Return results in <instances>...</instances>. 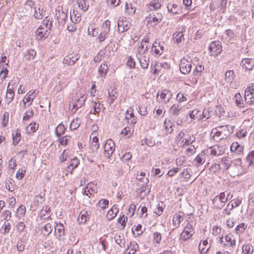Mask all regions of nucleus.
<instances>
[{"label": "nucleus", "instance_id": "2", "mask_svg": "<svg viewBox=\"0 0 254 254\" xmlns=\"http://www.w3.org/2000/svg\"><path fill=\"white\" fill-rule=\"evenodd\" d=\"M52 26V21L50 18L46 17L43 21L42 24L36 31V37L38 40L48 37L50 33Z\"/></svg>", "mask_w": 254, "mask_h": 254}, {"label": "nucleus", "instance_id": "50", "mask_svg": "<svg viewBox=\"0 0 254 254\" xmlns=\"http://www.w3.org/2000/svg\"><path fill=\"white\" fill-rule=\"evenodd\" d=\"M65 127L62 124H59L56 127L55 130V133L58 137H60L63 134L64 132Z\"/></svg>", "mask_w": 254, "mask_h": 254}, {"label": "nucleus", "instance_id": "19", "mask_svg": "<svg viewBox=\"0 0 254 254\" xmlns=\"http://www.w3.org/2000/svg\"><path fill=\"white\" fill-rule=\"evenodd\" d=\"M49 222H47L42 229V232L45 236H48L52 232L54 229V225L56 224V222L52 220H48Z\"/></svg>", "mask_w": 254, "mask_h": 254}, {"label": "nucleus", "instance_id": "35", "mask_svg": "<svg viewBox=\"0 0 254 254\" xmlns=\"http://www.w3.org/2000/svg\"><path fill=\"white\" fill-rule=\"evenodd\" d=\"M166 134L171 133L173 130V124L170 120H165L163 125Z\"/></svg>", "mask_w": 254, "mask_h": 254}, {"label": "nucleus", "instance_id": "14", "mask_svg": "<svg viewBox=\"0 0 254 254\" xmlns=\"http://www.w3.org/2000/svg\"><path fill=\"white\" fill-rule=\"evenodd\" d=\"M54 235L57 239L61 240L64 235V227L62 223H56L54 225Z\"/></svg>", "mask_w": 254, "mask_h": 254}, {"label": "nucleus", "instance_id": "55", "mask_svg": "<svg viewBox=\"0 0 254 254\" xmlns=\"http://www.w3.org/2000/svg\"><path fill=\"white\" fill-rule=\"evenodd\" d=\"M151 68L153 70L154 74L157 73L160 70L159 63L155 61H153L151 63Z\"/></svg>", "mask_w": 254, "mask_h": 254}, {"label": "nucleus", "instance_id": "17", "mask_svg": "<svg viewBox=\"0 0 254 254\" xmlns=\"http://www.w3.org/2000/svg\"><path fill=\"white\" fill-rule=\"evenodd\" d=\"M170 113L173 116H178L180 115H185V108L179 104H174L170 109Z\"/></svg>", "mask_w": 254, "mask_h": 254}, {"label": "nucleus", "instance_id": "63", "mask_svg": "<svg viewBox=\"0 0 254 254\" xmlns=\"http://www.w3.org/2000/svg\"><path fill=\"white\" fill-rule=\"evenodd\" d=\"M26 212V208L25 206L22 205H21L17 210V215L20 217L22 216H24Z\"/></svg>", "mask_w": 254, "mask_h": 254}, {"label": "nucleus", "instance_id": "40", "mask_svg": "<svg viewBox=\"0 0 254 254\" xmlns=\"http://www.w3.org/2000/svg\"><path fill=\"white\" fill-rule=\"evenodd\" d=\"M242 250L244 254H253L254 252V247L250 244L244 245L242 247Z\"/></svg>", "mask_w": 254, "mask_h": 254}, {"label": "nucleus", "instance_id": "15", "mask_svg": "<svg viewBox=\"0 0 254 254\" xmlns=\"http://www.w3.org/2000/svg\"><path fill=\"white\" fill-rule=\"evenodd\" d=\"M97 135V132L96 131H93L90 136V139L91 140L90 143V149L93 152L97 151L99 148V139Z\"/></svg>", "mask_w": 254, "mask_h": 254}, {"label": "nucleus", "instance_id": "57", "mask_svg": "<svg viewBox=\"0 0 254 254\" xmlns=\"http://www.w3.org/2000/svg\"><path fill=\"white\" fill-rule=\"evenodd\" d=\"M133 132V129L130 127H126L122 131V134L127 137L130 136Z\"/></svg>", "mask_w": 254, "mask_h": 254}, {"label": "nucleus", "instance_id": "47", "mask_svg": "<svg viewBox=\"0 0 254 254\" xmlns=\"http://www.w3.org/2000/svg\"><path fill=\"white\" fill-rule=\"evenodd\" d=\"M44 13L43 9H40V7H34V15L36 18L42 19L44 16Z\"/></svg>", "mask_w": 254, "mask_h": 254}, {"label": "nucleus", "instance_id": "5", "mask_svg": "<svg viewBox=\"0 0 254 254\" xmlns=\"http://www.w3.org/2000/svg\"><path fill=\"white\" fill-rule=\"evenodd\" d=\"M243 168L242 166V160L238 158L233 161L232 165L230 167L229 173L233 177L238 176L242 174Z\"/></svg>", "mask_w": 254, "mask_h": 254}, {"label": "nucleus", "instance_id": "43", "mask_svg": "<svg viewBox=\"0 0 254 254\" xmlns=\"http://www.w3.org/2000/svg\"><path fill=\"white\" fill-rule=\"evenodd\" d=\"M36 55V52L34 49L27 50L24 55V58L27 60H30L35 57Z\"/></svg>", "mask_w": 254, "mask_h": 254}, {"label": "nucleus", "instance_id": "7", "mask_svg": "<svg viewBox=\"0 0 254 254\" xmlns=\"http://www.w3.org/2000/svg\"><path fill=\"white\" fill-rule=\"evenodd\" d=\"M162 15L160 13L150 14L147 18V25L152 27H155L162 19Z\"/></svg>", "mask_w": 254, "mask_h": 254}, {"label": "nucleus", "instance_id": "16", "mask_svg": "<svg viewBox=\"0 0 254 254\" xmlns=\"http://www.w3.org/2000/svg\"><path fill=\"white\" fill-rule=\"evenodd\" d=\"M225 147L223 145H216L210 147L208 150L209 153L212 156H219L225 152Z\"/></svg>", "mask_w": 254, "mask_h": 254}, {"label": "nucleus", "instance_id": "1", "mask_svg": "<svg viewBox=\"0 0 254 254\" xmlns=\"http://www.w3.org/2000/svg\"><path fill=\"white\" fill-rule=\"evenodd\" d=\"M234 130V127L231 126L218 127L211 131L212 138L215 140H222L226 138Z\"/></svg>", "mask_w": 254, "mask_h": 254}, {"label": "nucleus", "instance_id": "9", "mask_svg": "<svg viewBox=\"0 0 254 254\" xmlns=\"http://www.w3.org/2000/svg\"><path fill=\"white\" fill-rule=\"evenodd\" d=\"M130 23L126 17H121L118 21V31L123 33L127 31L130 27Z\"/></svg>", "mask_w": 254, "mask_h": 254}, {"label": "nucleus", "instance_id": "12", "mask_svg": "<svg viewBox=\"0 0 254 254\" xmlns=\"http://www.w3.org/2000/svg\"><path fill=\"white\" fill-rule=\"evenodd\" d=\"M209 50L211 56H217L222 51L220 43L216 41L212 42L209 46Z\"/></svg>", "mask_w": 254, "mask_h": 254}, {"label": "nucleus", "instance_id": "18", "mask_svg": "<svg viewBox=\"0 0 254 254\" xmlns=\"http://www.w3.org/2000/svg\"><path fill=\"white\" fill-rule=\"evenodd\" d=\"M159 95H160L161 102L165 104L168 103L172 97V93L167 89L163 90L158 92L157 98H158Z\"/></svg>", "mask_w": 254, "mask_h": 254}, {"label": "nucleus", "instance_id": "28", "mask_svg": "<svg viewBox=\"0 0 254 254\" xmlns=\"http://www.w3.org/2000/svg\"><path fill=\"white\" fill-rule=\"evenodd\" d=\"M119 212V209L116 205H114L113 207L108 211L107 214V218L108 220L113 219Z\"/></svg>", "mask_w": 254, "mask_h": 254}, {"label": "nucleus", "instance_id": "49", "mask_svg": "<svg viewBox=\"0 0 254 254\" xmlns=\"http://www.w3.org/2000/svg\"><path fill=\"white\" fill-rule=\"evenodd\" d=\"M87 212L86 211L81 212L78 217V221L80 223H85L88 217Z\"/></svg>", "mask_w": 254, "mask_h": 254}, {"label": "nucleus", "instance_id": "37", "mask_svg": "<svg viewBox=\"0 0 254 254\" xmlns=\"http://www.w3.org/2000/svg\"><path fill=\"white\" fill-rule=\"evenodd\" d=\"M235 102L239 108L244 107L245 105L243 100V98L240 93L236 94L234 97Z\"/></svg>", "mask_w": 254, "mask_h": 254}, {"label": "nucleus", "instance_id": "27", "mask_svg": "<svg viewBox=\"0 0 254 254\" xmlns=\"http://www.w3.org/2000/svg\"><path fill=\"white\" fill-rule=\"evenodd\" d=\"M204 69V66L202 65L201 64H198L195 66V68L193 71V74L194 76H195V77L192 78V82L194 84L196 83L197 81V78L196 77H198L201 75V72Z\"/></svg>", "mask_w": 254, "mask_h": 254}, {"label": "nucleus", "instance_id": "26", "mask_svg": "<svg viewBox=\"0 0 254 254\" xmlns=\"http://www.w3.org/2000/svg\"><path fill=\"white\" fill-rule=\"evenodd\" d=\"M78 59V58L75 55H67L64 59L63 63L65 64L72 65Z\"/></svg>", "mask_w": 254, "mask_h": 254}, {"label": "nucleus", "instance_id": "32", "mask_svg": "<svg viewBox=\"0 0 254 254\" xmlns=\"http://www.w3.org/2000/svg\"><path fill=\"white\" fill-rule=\"evenodd\" d=\"M138 249V246L137 244L135 242H132L127 247L126 253L127 254H134Z\"/></svg>", "mask_w": 254, "mask_h": 254}, {"label": "nucleus", "instance_id": "30", "mask_svg": "<svg viewBox=\"0 0 254 254\" xmlns=\"http://www.w3.org/2000/svg\"><path fill=\"white\" fill-rule=\"evenodd\" d=\"M132 112L133 110L131 109H128L126 112V119L128 121L129 123L134 125L136 123V121Z\"/></svg>", "mask_w": 254, "mask_h": 254}, {"label": "nucleus", "instance_id": "42", "mask_svg": "<svg viewBox=\"0 0 254 254\" xmlns=\"http://www.w3.org/2000/svg\"><path fill=\"white\" fill-rule=\"evenodd\" d=\"M168 11L173 14L179 13L180 11L179 6L176 4H169L167 6Z\"/></svg>", "mask_w": 254, "mask_h": 254}, {"label": "nucleus", "instance_id": "22", "mask_svg": "<svg viewBox=\"0 0 254 254\" xmlns=\"http://www.w3.org/2000/svg\"><path fill=\"white\" fill-rule=\"evenodd\" d=\"M205 161V153L204 151L201 152L193 160V164L195 166L202 165Z\"/></svg>", "mask_w": 254, "mask_h": 254}, {"label": "nucleus", "instance_id": "60", "mask_svg": "<svg viewBox=\"0 0 254 254\" xmlns=\"http://www.w3.org/2000/svg\"><path fill=\"white\" fill-rule=\"evenodd\" d=\"M13 143L16 145L18 143L21 139V135L19 132H15L12 133Z\"/></svg>", "mask_w": 254, "mask_h": 254}, {"label": "nucleus", "instance_id": "64", "mask_svg": "<svg viewBox=\"0 0 254 254\" xmlns=\"http://www.w3.org/2000/svg\"><path fill=\"white\" fill-rule=\"evenodd\" d=\"M246 160L248 163H249V165H251L253 163H254V150L247 155Z\"/></svg>", "mask_w": 254, "mask_h": 254}, {"label": "nucleus", "instance_id": "52", "mask_svg": "<svg viewBox=\"0 0 254 254\" xmlns=\"http://www.w3.org/2000/svg\"><path fill=\"white\" fill-rule=\"evenodd\" d=\"M241 203V201L239 199H233L231 202H229L227 205V207L229 208L230 210L234 207H238Z\"/></svg>", "mask_w": 254, "mask_h": 254}, {"label": "nucleus", "instance_id": "8", "mask_svg": "<svg viewBox=\"0 0 254 254\" xmlns=\"http://www.w3.org/2000/svg\"><path fill=\"white\" fill-rule=\"evenodd\" d=\"M104 155L109 158L115 150V144L114 141L111 139H108L104 145Z\"/></svg>", "mask_w": 254, "mask_h": 254}, {"label": "nucleus", "instance_id": "10", "mask_svg": "<svg viewBox=\"0 0 254 254\" xmlns=\"http://www.w3.org/2000/svg\"><path fill=\"white\" fill-rule=\"evenodd\" d=\"M191 62L186 58H183L180 61V69L183 74L190 73L191 69Z\"/></svg>", "mask_w": 254, "mask_h": 254}, {"label": "nucleus", "instance_id": "62", "mask_svg": "<svg viewBox=\"0 0 254 254\" xmlns=\"http://www.w3.org/2000/svg\"><path fill=\"white\" fill-rule=\"evenodd\" d=\"M246 227L247 226L244 223H241L235 228V231L237 234L242 233L244 232Z\"/></svg>", "mask_w": 254, "mask_h": 254}, {"label": "nucleus", "instance_id": "29", "mask_svg": "<svg viewBox=\"0 0 254 254\" xmlns=\"http://www.w3.org/2000/svg\"><path fill=\"white\" fill-rule=\"evenodd\" d=\"M184 219L183 216L181 214V213L176 214L173 219V225L175 228H178L181 221Z\"/></svg>", "mask_w": 254, "mask_h": 254}, {"label": "nucleus", "instance_id": "31", "mask_svg": "<svg viewBox=\"0 0 254 254\" xmlns=\"http://www.w3.org/2000/svg\"><path fill=\"white\" fill-rule=\"evenodd\" d=\"M210 248V246L208 245L207 240L203 241L202 243H200L199 245V250L200 251V253L202 254L207 253Z\"/></svg>", "mask_w": 254, "mask_h": 254}, {"label": "nucleus", "instance_id": "56", "mask_svg": "<svg viewBox=\"0 0 254 254\" xmlns=\"http://www.w3.org/2000/svg\"><path fill=\"white\" fill-rule=\"evenodd\" d=\"M80 126L79 120L78 119H73L70 123V128L71 130L77 129Z\"/></svg>", "mask_w": 254, "mask_h": 254}, {"label": "nucleus", "instance_id": "44", "mask_svg": "<svg viewBox=\"0 0 254 254\" xmlns=\"http://www.w3.org/2000/svg\"><path fill=\"white\" fill-rule=\"evenodd\" d=\"M78 4L79 7L83 10L86 11L88 8V1L86 0H76Z\"/></svg>", "mask_w": 254, "mask_h": 254}, {"label": "nucleus", "instance_id": "25", "mask_svg": "<svg viewBox=\"0 0 254 254\" xmlns=\"http://www.w3.org/2000/svg\"><path fill=\"white\" fill-rule=\"evenodd\" d=\"M183 139L180 142L181 146L185 145H189L192 143L195 139V137L191 134L189 133H185Z\"/></svg>", "mask_w": 254, "mask_h": 254}, {"label": "nucleus", "instance_id": "24", "mask_svg": "<svg viewBox=\"0 0 254 254\" xmlns=\"http://www.w3.org/2000/svg\"><path fill=\"white\" fill-rule=\"evenodd\" d=\"M235 79V74L233 70H228L225 73V81L231 87L234 86L233 81Z\"/></svg>", "mask_w": 254, "mask_h": 254}, {"label": "nucleus", "instance_id": "6", "mask_svg": "<svg viewBox=\"0 0 254 254\" xmlns=\"http://www.w3.org/2000/svg\"><path fill=\"white\" fill-rule=\"evenodd\" d=\"M245 101L248 104L251 105L254 103V83H251L245 92Z\"/></svg>", "mask_w": 254, "mask_h": 254}, {"label": "nucleus", "instance_id": "34", "mask_svg": "<svg viewBox=\"0 0 254 254\" xmlns=\"http://www.w3.org/2000/svg\"><path fill=\"white\" fill-rule=\"evenodd\" d=\"M162 3L161 0H152L149 4V8L150 10L158 9L161 7Z\"/></svg>", "mask_w": 254, "mask_h": 254}, {"label": "nucleus", "instance_id": "36", "mask_svg": "<svg viewBox=\"0 0 254 254\" xmlns=\"http://www.w3.org/2000/svg\"><path fill=\"white\" fill-rule=\"evenodd\" d=\"M38 128V124L36 123H30L25 128L27 133L31 134L35 132Z\"/></svg>", "mask_w": 254, "mask_h": 254}, {"label": "nucleus", "instance_id": "53", "mask_svg": "<svg viewBox=\"0 0 254 254\" xmlns=\"http://www.w3.org/2000/svg\"><path fill=\"white\" fill-rule=\"evenodd\" d=\"M59 17H58L59 22L60 23H62L64 24L65 22L66 19L67 18V15L66 13L64 12H59Z\"/></svg>", "mask_w": 254, "mask_h": 254}, {"label": "nucleus", "instance_id": "59", "mask_svg": "<svg viewBox=\"0 0 254 254\" xmlns=\"http://www.w3.org/2000/svg\"><path fill=\"white\" fill-rule=\"evenodd\" d=\"M127 216H125V215H123L120 216L118 219V222L121 224L122 229H124L126 226V222H127Z\"/></svg>", "mask_w": 254, "mask_h": 254}, {"label": "nucleus", "instance_id": "61", "mask_svg": "<svg viewBox=\"0 0 254 254\" xmlns=\"http://www.w3.org/2000/svg\"><path fill=\"white\" fill-rule=\"evenodd\" d=\"M163 203L162 202L159 203L156 208L154 209V213H156L158 216L161 215L163 212Z\"/></svg>", "mask_w": 254, "mask_h": 254}, {"label": "nucleus", "instance_id": "13", "mask_svg": "<svg viewBox=\"0 0 254 254\" xmlns=\"http://www.w3.org/2000/svg\"><path fill=\"white\" fill-rule=\"evenodd\" d=\"M194 233L192 225L188 224L181 234V239L184 241H187L192 236Z\"/></svg>", "mask_w": 254, "mask_h": 254}, {"label": "nucleus", "instance_id": "4", "mask_svg": "<svg viewBox=\"0 0 254 254\" xmlns=\"http://www.w3.org/2000/svg\"><path fill=\"white\" fill-rule=\"evenodd\" d=\"M85 95V93L83 90H80L77 92L69 105V108L72 112L75 113L78 108H81L84 105L86 99Z\"/></svg>", "mask_w": 254, "mask_h": 254}, {"label": "nucleus", "instance_id": "20", "mask_svg": "<svg viewBox=\"0 0 254 254\" xmlns=\"http://www.w3.org/2000/svg\"><path fill=\"white\" fill-rule=\"evenodd\" d=\"M164 51V47L161 44L157 41H155L153 44L151 52L152 54L155 56H160Z\"/></svg>", "mask_w": 254, "mask_h": 254}, {"label": "nucleus", "instance_id": "54", "mask_svg": "<svg viewBox=\"0 0 254 254\" xmlns=\"http://www.w3.org/2000/svg\"><path fill=\"white\" fill-rule=\"evenodd\" d=\"M79 162L77 158H74L70 160L69 164L68 166V169L71 168V170H73L74 168H76L79 165Z\"/></svg>", "mask_w": 254, "mask_h": 254}, {"label": "nucleus", "instance_id": "48", "mask_svg": "<svg viewBox=\"0 0 254 254\" xmlns=\"http://www.w3.org/2000/svg\"><path fill=\"white\" fill-rule=\"evenodd\" d=\"M70 18L71 21L74 23H78L81 20L80 14L78 13H75L74 10L72 13H70Z\"/></svg>", "mask_w": 254, "mask_h": 254}, {"label": "nucleus", "instance_id": "39", "mask_svg": "<svg viewBox=\"0 0 254 254\" xmlns=\"http://www.w3.org/2000/svg\"><path fill=\"white\" fill-rule=\"evenodd\" d=\"M225 240L227 244H225L226 246H230L233 247L236 244V240L234 239L232 234H229L225 237Z\"/></svg>", "mask_w": 254, "mask_h": 254}, {"label": "nucleus", "instance_id": "58", "mask_svg": "<svg viewBox=\"0 0 254 254\" xmlns=\"http://www.w3.org/2000/svg\"><path fill=\"white\" fill-rule=\"evenodd\" d=\"M108 204L109 201L106 199H102L99 201L98 203L99 207H100L102 210L105 209L108 206Z\"/></svg>", "mask_w": 254, "mask_h": 254}, {"label": "nucleus", "instance_id": "38", "mask_svg": "<svg viewBox=\"0 0 254 254\" xmlns=\"http://www.w3.org/2000/svg\"><path fill=\"white\" fill-rule=\"evenodd\" d=\"M125 9L128 14L133 15L136 10V8L131 3L126 2L125 4Z\"/></svg>", "mask_w": 254, "mask_h": 254}, {"label": "nucleus", "instance_id": "21", "mask_svg": "<svg viewBox=\"0 0 254 254\" xmlns=\"http://www.w3.org/2000/svg\"><path fill=\"white\" fill-rule=\"evenodd\" d=\"M241 65L244 69L251 70L254 67V59L252 58H245L242 60Z\"/></svg>", "mask_w": 254, "mask_h": 254}, {"label": "nucleus", "instance_id": "51", "mask_svg": "<svg viewBox=\"0 0 254 254\" xmlns=\"http://www.w3.org/2000/svg\"><path fill=\"white\" fill-rule=\"evenodd\" d=\"M148 41L147 39L144 40L140 44V45L138 47V51L141 52L143 51L145 52L148 50Z\"/></svg>", "mask_w": 254, "mask_h": 254}, {"label": "nucleus", "instance_id": "33", "mask_svg": "<svg viewBox=\"0 0 254 254\" xmlns=\"http://www.w3.org/2000/svg\"><path fill=\"white\" fill-rule=\"evenodd\" d=\"M232 161L229 157H224L221 159V164L225 170L230 169Z\"/></svg>", "mask_w": 254, "mask_h": 254}, {"label": "nucleus", "instance_id": "41", "mask_svg": "<svg viewBox=\"0 0 254 254\" xmlns=\"http://www.w3.org/2000/svg\"><path fill=\"white\" fill-rule=\"evenodd\" d=\"M140 65L143 68H147L149 64V58L148 57L144 56L139 59Z\"/></svg>", "mask_w": 254, "mask_h": 254}, {"label": "nucleus", "instance_id": "46", "mask_svg": "<svg viewBox=\"0 0 254 254\" xmlns=\"http://www.w3.org/2000/svg\"><path fill=\"white\" fill-rule=\"evenodd\" d=\"M108 69V65L106 64L103 63L100 65L98 69V72L101 75V76L103 77L106 74Z\"/></svg>", "mask_w": 254, "mask_h": 254}, {"label": "nucleus", "instance_id": "45", "mask_svg": "<svg viewBox=\"0 0 254 254\" xmlns=\"http://www.w3.org/2000/svg\"><path fill=\"white\" fill-rule=\"evenodd\" d=\"M173 39L177 43H180L184 40V34L182 32H178L174 34Z\"/></svg>", "mask_w": 254, "mask_h": 254}, {"label": "nucleus", "instance_id": "23", "mask_svg": "<svg viewBox=\"0 0 254 254\" xmlns=\"http://www.w3.org/2000/svg\"><path fill=\"white\" fill-rule=\"evenodd\" d=\"M38 92L39 91H37L36 90L30 91L23 100L24 104L25 105L27 102H30L31 105L34 98L36 97V94H37Z\"/></svg>", "mask_w": 254, "mask_h": 254}, {"label": "nucleus", "instance_id": "11", "mask_svg": "<svg viewBox=\"0 0 254 254\" xmlns=\"http://www.w3.org/2000/svg\"><path fill=\"white\" fill-rule=\"evenodd\" d=\"M15 82L14 80H11L7 86V92L5 96L6 101L8 103L12 102L14 97V84Z\"/></svg>", "mask_w": 254, "mask_h": 254}, {"label": "nucleus", "instance_id": "3", "mask_svg": "<svg viewBox=\"0 0 254 254\" xmlns=\"http://www.w3.org/2000/svg\"><path fill=\"white\" fill-rule=\"evenodd\" d=\"M232 195H231V192L226 190L216 195L212 200L213 207L217 209H222L225 205L226 202L231 199Z\"/></svg>", "mask_w": 254, "mask_h": 254}]
</instances>
